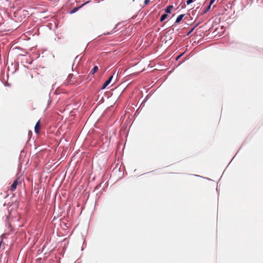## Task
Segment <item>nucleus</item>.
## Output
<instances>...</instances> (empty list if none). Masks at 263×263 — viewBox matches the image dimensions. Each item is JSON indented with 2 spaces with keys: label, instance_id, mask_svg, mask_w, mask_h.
Masks as SVG:
<instances>
[{
  "label": "nucleus",
  "instance_id": "obj_1",
  "mask_svg": "<svg viewBox=\"0 0 263 263\" xmlns=\"http://www.w3.org/2000/svg\"><path fill=\"white\" fill-rule=\"evenodd\" d=\"M73 76L72 74H69L65 82L66 85L72 84L74 83V81L72 80Z\"/></svg>",
  "mask_w": 263,
  "mask_h": 263
},
{
  "label": "nucleus",
  "instance_id": "obj_2",
  "mask_svg": "<svg viewBox=\"0 0 263 263\" xmlns=\"http://www.w3.org/2000/svg\"><path fill=\"white\" fill-rule=\"evenodd\" d=\"M112 78H113V76H111L106 81V82L104 83V84L103 85V86L101 88L102 89H105V87L106 86H107L110 83V82L112 79Z\"/></svg>",
  "mask_w": 263,
  "mask_h": 263
},
{
  "label": "nucleus",
  "instance_id": "obj_3",
  "mask_svg": "<svg viewBox=\"0 0 263 263\" xmlns=\"http://www.w3.org/2000/svg\"><path fill=\"white\" fill-rule=\"evenodd\" d=\"M17 184H18V180H17V179H16L14 181V182L11 185L10 190L12 192H13L14 191H15V189H16V186H17Z\"/></svg>",
  "mask_w": 263,
  "mask_h": 263
},
{
  "label": "nucleus",
  "instance_id": "obj_4",
  "mask_svg": "<svg viewBox=\"0 0 263 263\" xmlns=\"http://www.w3.org/2000/svg\"><path fill=\"white\" fill-rule=\"evenodd\" d=\"M40 128H41L40 121L39 120L36 122V123L35 125V127H34V132L36 134L39 133L40 131Z\"/></svg>",
  "mask_w": 263,
  "mask_h": 263
},
{
  "label": "nucleus",
  "instance_id": "obj_5",
  "mask_svg": "<svg viewBox=\"0 0 263 263\" xmlns=\"http://www.w3.org/2000/svg\"><path fill=\"white\" fill-rule=\"evenodd\" d=\"M173 6L170 5L167 6L165 9V11L167 13H170L172 9H173Z\"/></svg>",
  "mask_w": 263,
  "mask_h": 263
},
{
  "label": "nucleus",
  "instance_id": "obj_6",
  "mask_svg": "<svg viewBox=\"0 0 263 263\" xmlns=\"http://www.w3.org/2000/svg\"><path fill=\"white\" fill-rule=\"evenodd\" d=\"M184 16V14H181V15H179L176 20L175 23H176V24L179 23L182 20Z\"/></svg>",
  "mask_w": 263,
  "mask_h": 263
},
{
  "label": "nucleus",
  "instance_id": "obj_7",
  "mask_svg": "<svg viewBox=\"0 0 263 263\" xmlns=\"http://www.w3.org/2000/svg\"><path fill=\"white\" fill-rule=\"evenodd\" d=\"M98 70V67L97 66H95L93 69H92V70L90 71V73H91L92 74H93L96 71H97Z\"/></svg>",
  "mask_w": 263,
  "mask_h": 263
},
{
  "label": "nucleus",
  "instance_id": "obj_8",
  "mask_svg": "<svg viewBox=\"0 0 263 263\" xmlns=\"http://www.w3.org/2000/svg\"><path fill=\"white\" fill-rule=\"evenodd\" d=\"M167 16H168V15L167 14H164L162 15V16H161V18H160V21L162 22V21H164L167 17Z\"/></svg>",
  "mask_w": 263,
  "mask_h": 263
},
{
  "label": "nucleus",
  "instance_id": "obj_9",
  "mask_svg": "<svg viewBox=\"0 0 263 263\" xmlns=\"http://www.w3.org/2000/svg\"><path fill=\"white\" fill-rule=\"evenodd\" d=\"M210 7H211V6L209 5L207 7L204 8V9L203 10L202 14H204V13H205L206 12H207L210 9Z\"/></svg>",
  "mask_w": 263,
  "mask_h": 263
},
{
  "label": "nucleus",
  "instance_id": "obj_10",
  "mask_svg": "<svg viewBox=\"0 0 263 263\" xmlns=\"http://www.w3.org/2000/svg\"><path fill=\"white\" fill-rule=\"evenodd\" d=\"M79 7H75L70 12L71 13H75L76 12H77L78 11V10L79 9Z\"/></svg>",
  "mask_w": 263,
  "mask_h": 263
},
{
  "label": "nucleus",
  "instance_id": "obj_11",
  "mask_svg": "<svg viewBox=\"0 0 263 263\" xmlns=\"http://www.w3.org/2000/svg\"><path fill=\"white\" fill-rule=\"evenodd\" d=\"M193 2V0H187L186 2L187 5H189Z\"/></svg>",
  "mask_w": 263,
  "mask_h": 263
},
{
  "label": "nucleus",
  "instance_id": "obj_12",
  "mask_svg": "<svg viewBox=\"0 0 263 263\" xmlns=\"http://www.w3.org/2000/svg\"><path fill=\"white\" fill-rule=\"evenodd\" d=\"M215 0H210V3L209 6H211V5L214 3Z\"/></svg>",
  "mask_w": 263,
  "mask_h": 263
},
{
  "label": "nucleus",
  "instance_id": "obj_13",
  "mask_svg": "<svg viewBox=\"0 0 263 263\" xmlns=\"http://www.w3.org/2000/svg\"><path fill=\"white\" fill-rule=\"evenodd\" d=\"M149 0H144L145 5H147L149 3Z\"/></svg>",
  "mask_w": 263,
  "mask_h": 263
},
{
  "label": "nucleus",
  "instance_id": "obj_14",
  "mask_svg": "<svg viewBox=\"0 0 263 263\" xmlns=\"http://www.w3.org/2000/svg\"><path fill=\"white\" fill-rule=\"evenodd\" d=\"M85 4H83V5H82V6H81V7H82V6H83V5H84Z\"/></svg>",
  "mask_w": 263,
  "mask_h": 263
},
{
  "label": "nucleus",
  "instance_id": "obj_15",
  "mask_svg": "<svg viewBox=\"0 0 263 263\" xmlns=\"http://www.w3.org/2000/svg\"><path fill=\"white\" fill-rule=\"evenodd\" d=\"M193 29H194V28L192 29L191 32L193 30Z\"/></svg>",
  "mask_w": 263,
  "mask_h": 263
}]
</instances>
